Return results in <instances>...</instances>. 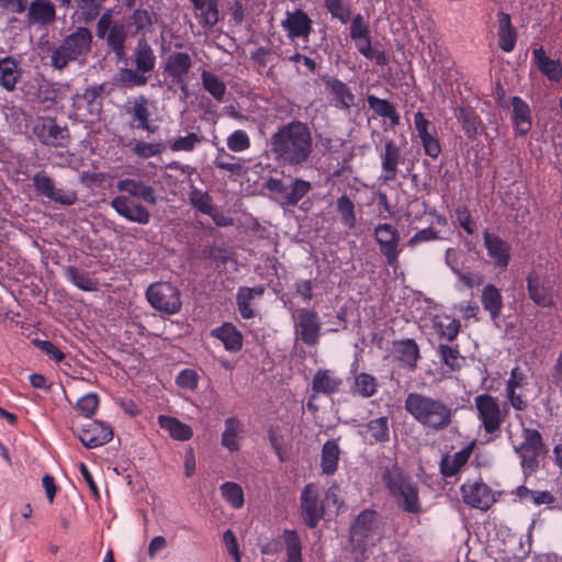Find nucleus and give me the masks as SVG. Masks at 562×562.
Segmentation results:
<instances>
[{
    "label": "nucleus",
    "mask_w": 562,
    "mask_h": 562,
    "mask_svg": "<svg viewBox=\"0 0 562 562\" xmlns=\"http://www.w3.org/2000/svg\"><path fill=\"white\" fill-rule=\"evenodd\" d=\"M270 150L274 160L284 167L306 165L313 154V136L307 124L294 120L280 126L270 137Z\"/></svg>",
    "instance_id": "nucleus-1"
},
{
    "label": "nucleus",
    "mask_w": 562,
    "mask_h": 562,
    "mask_svg": "<svg viewBox=\"0 0 562 562\" xmlns=\"http://www.w3.org/2000/svg\"><path fill=\"white\" fill-rule=\"evenodd\" d=\"M405 409L417 423L435 431L446 429L452 422V409L447 403L422 393H408Z\"/></svg>",
    "instance_id": "nucleus-2"
},
{
    "label": "nucleus",
    "mask_w": 562,
    "mask_h": 562,
    "mask_svg": "<svg viewBox=\"0 0 562 562\" xmlns=\"http://www.w3.org/2000/svg\"><path fill=\"white\" fill-rule=\"evenodd\" d=\"M382 538V528L379 515L374 510H362L349 529V544L356 561H363L367 551Z\"/></svg>",
    "instance_id": "nucleus-3"
},
{
    "label": "nucleus",
    "mask_w": 562,
    "mask_h": 562,
    "mask_svg": "<svg viewBox=\"0 0 562 562\" xmlns=\"http://www.w3.org/2000/svg\"><path fill=\"white\" fill-rule=\"evenodd\" d=\"M92 34L87 27H77L75 32L64 37L58 46L52 49L50 65L63 70L71 61L86 56L91 49Z\"/></svg>",
    "instance_id": "nucleus-4"
},
{
    "label": "nucleus",
    "mask_w": 562,
    "mask_h": 562,
    "mask_svg": "<svg viewBox=\"0 0 562 562\" xmlns=\"http://www.w3.org/2000/svg\"><path fill=\"white\" fill-rule=\"evenodd\" d=\"M514 449L519 453L526 475L533 473L544 453L541 435L536 429L522 428L520 434H510Z\"/></svg>",
    "instance_id": "nucleus-5"
},
{
    "label": "nucleus",
    "mask_w": 562,
    "mask_h": 562,
    "mask_svg": "<svg viewBox=\"0 0 562 562\" xmlns=\"http://www.w3.org/2000/svg\"><path fill=\"white\" fill-rule=\"evenodd\" d=\"M474 406L481 426L487 434L497 431L507 416L506 406L502 407L498 400L490 394L475 396Z\"/></svg>",
    "instance_id": "nucleus-6"
},
{
    "label": "nucleus",
    "mask_w": 562,
    "mask_h": 562,
    "mask_svg": "<svg viewBox=\"0 0 562 562\" xmlns=\"http://www.w3.org/2000/svg\"><path fill=\"white\" fill-rule=\"evenodd\" d=\"M373 237L379 246L380 254L385 258L386 263L396 270L398 268V258L402 251L398 229L389 223L379 224L374 227Z\"/></svg>",
    "instance_id": "nucleus-7"
},
{
    "label": "nucleus",
    "mask_w": 562,
    "mask_h": 562,
    "mask_svg": "<svg viewBox=\"0 0 562 562\" xmlns=\"http://www.w3.org/2000/svg\"><path fill=\"white\" fill-rule=\"evenodd\" d=\"M146 297L155 310L168 315L177 314L181 310L180 292L170 283L150 284L146 291Z\"/></svg>",
    "instance_id": "nucleus-8"
},
{
    "label": "nucleus",
    "mask_w": 562,
    "mask_h": 562,
    "mask_svg": "<svg viewBox=\"0 0 562 562\" xmlns=\"http://www.w3.org/2000/svg\"><path fill=\"white\" fill-rule=\"evenodd\" d=\"M32 181L36 192L53 202L69 206L78 200L75 191L57 188L54 180L44 171L36 172Z\"/></svg>",
    "instance_id": "nucleus-9"
},
{
    "label": "nucleus",
    "mask_w": 562,
    "mask_h": 562,
    "mask_svg": "<svg viewBox=\"0 0 562 562\" xmlns=\"http://www.w3.org/2000/svg\"><path fill=\"white\" fill-rule=\"evenodd\" d=\"M295 335L307 346L318 342L322 324L316 312L301 308L294 316Z\"/></svg>",
    "instance_id": "nucleus-10"
},
{
    "label": "nucleus",
    "mask_w": 562,
    "mask_h": 562,
    "mask_svg": "<svg viewBox=\"0 0 562 562\" xmlns=\"http://www.w3.org/2000/svg\"><path fill=\"white\" fill-rule=\"evenodd\" d=\"M334 496L335 494H324V498L321 499L319 494H302V517L310 528H315L319 520L324 517L327 502H336Z\"/></svg>",
    "instance_id": "nucleus-11"
},
{
    "label": "nucleus",
    "mask_w": 562,
    "mask_h": 562,
    "mask_svg": "<svg viewBox=\"0 0 562 562\" xmlns=\"http://www.w3.org/2000/svg\"><path fill=\"white\" fill-rule=\"evenodd\" d=\"M527 289L529 297L539 306L553 307L555 302L553 297V286L549 279L532 272L527 278Z\"/></svg>",
    "instance_id": "nucleus-12"
},
{
    "label": "nucleus",
    "mask_w": 562,
    "mask_h": 562,
    "mask_svg": "<svg viewBox=\"0 0 562 562\" xmlns=\"http://www.w3.org/2000/svg\"><path fill=\"white\" fill-rule=\"evenodd\" d=\"M111 206L120 216L130 222L146 225L150 221L149 211L142 204L132 201L125 195L115 196L111 201Z\"/></svg>",
    "instance_id": "nucleus-13"
},
{
    "label": "nucleus",
    "mask_w": 562,
    "mask_h": 562,
    "mask_svg": "<svg viewBox=\"0 0 562 562\" xmlns=\"http://www.w3.org/2000/svg\"><path fill=\"white\" fill-rule=\"evenodd\" d=\"M414 123L425 154L431 158H437L441 153V147L436 136V130L434 125L424 116L420 111L415 113Z\"/></svg>",
    "instance_id": "nucleus-14"
},
{
    "label": "nucleus",
    "mask_w": 562,
    "mask_h": 562,
    "mask_svg": "<svg viewBox=\"0 0 562 562\" xmlns=\"http://www.w3.org/2000/svg\"><path fill=\"white\" fill-rule=\"evenodd\" d=\"M113 437L110 425L99 420L87 423L79 432V439L87 448H95L108 443Z\"/></svg>",
    "instance_id": "nucleus-15"
},
{
    "label": "nucleus",
    "mask_w": 562,
    "mask_h": 562,
    "mask_svg": "<svg viewBox=\"0 0 562 562\" xmlns=\"http://www.w3.org/2000/svg\"><path fill=\"white\" fill-rule=\"evenodd\" d=\"M34 134L41 143L48 146H63L68 136L67 130L56 124L53 119H40L34 125Z\"/></svg>",
    "instance_id": "nucleus-16"
},
{
    "label": "nucleus",
    "mask_w": 562,
    "mask_h": 562,
    "mask_svg": "<svg viewBox=\"0 0 562 562\" xmlns=\"http://www.w3.org/2000/svg\"><path fill=\"white\" fill-rule=\"evenodd\" d=\"M483 239L487 255L493 265L501 269L507 268L512 255L509 244L499 236L490 232H484Z\"/></svg>",
    "instance_id": "nucleus-17"
},
{
    "label": "nucleus",
    "mask_w": 562,
    "mask_h": 562,
    "mask_svg": "<svg viewBox=\"0 0 562 562\" xmlns=\"http://www.w3.org/2000/svg\"><path fill=\"white\" fill-rule=\"evenodd\" d=\"M312 23L311 18L303 10L296 9L293 12H286L281 25L286 31L289 37L307 38L312 32Z\"/></svg>",
    "instance_id": "nucleus-18"
},
{
    "label": "nucleus",
    "mask_w": 562,
    "mask_h": 562,
    "mask_svg": "<svg viewBox=\"0 0 562 562\" xmlns=\"http://www.w3.org/2000/svg\"><path fill=\"white\" fill-rule=\"evenodd\" d=\"M116 189L120 192H124L132 198L140 199L149 204H156L158 202V195L156 190L143 181H138L132 178H125L116 183Z\"/></svg>",
    "instance_id": "nucleus-19"
},
{
    "label": "nucleus",
    "mask_w": 562,
    "mask_h": 562,
    "mask_svg": "<svg viewBox=\"0 0 562 562\" xmlns=\"http://www.w3.org/2000/svg\"><path fill=\"white\" fill-rule=\"evenodd\" d=\"M341 385V378L329 369H319L316 371L312 381L313 391L325 395L337 393Z\"/></svg>",
    "instance_id": "nucleus-20"
},
{
    "label": "nucleus",
    "mask_w": 562,
    "mask_h": 562,
    "mask_svg": "<svg viewBox=\"0 0 562 562\" xmlns=\"http://www.w3.org/2000/svg\"><path fill=\"white\" fill-rule=\"evenodd\" d=\"M192 67V59L189 54L178 52L170 54L165 63L164 71L172 78V82L187 79Z\"/></svg>",
    "instance_id": "nucleus-21"
},
{
    "label": "nucleus",
    "mask_w": 562,
    "mask_h": 562,
    "mask_svg": "<svg viewBox=\"0 0 562 562\" xmlns=\"http://www.w3.org/2000/svg\"><path fill=\"white\" fill-rule=\"evenodd\" d=\"M382 177L385 181L396 178L397 166L402 160L401 148L393 140L385 143L384 153L381 155Z\"/></svg>",
    "instance_id": "nucleus-22"
},
{
    "label": "nucleus",
    "mask_w": 562,
    "mask_h": 562,
    "mask_svg": "<svg viewBox=\"0 0 562 562\" xmlns=\"http://www.w3.org/2000/svg\"><path fill=\"white\" fill-rule=\"evenodd\" d=\"M56 19L55 5L46 0L31 1L27 20L32 24L48 25Z\"/></svg>",
    "instance_id": "nucleus-23"
},
{
    "label": "nucleus",
    "mask_w": 562,
    "mask_h": 562,
    "mask_svg": "<svg viewBox=\"0 0 562 562\" xmlns=\"http://www.w3.org/2000/svg\"><path fill=\"white\" fill-rule=\"evenodd\" d=\"M22 69L20 63L12 57L0 59V85L7 91H13L20 81Z\"/></svg>",
    "instance_id": "nucleus-24"
},
{
    "label": "nucleus",
    "mask_w": 562,
    "mask_h": 562,
    "mask_svg": "<svg viewBox=\"0 0 562 562\" xmlns=\"http://www.w3.org/2000/svg\"><path fill=\"white\" fill-rule=\"evenodd\" d=\"M196 11L195 16L205 27H213L218 21L217 0H190Z\"/></svg>",
    "instance_id": "nucleus-25"
},
{
    "label": "nucleus",
    "mask_w": 562,
    "mask_h": 562,
    "mask_svg": "<svg viewBox=\"0 0 562 562\" xmlns=\"http://www.w3.org/2000/svg\"><path fill=\"white\" fill-rule=\"evenodd\" d=\"M513 105V121L517 132L520 135H526L532 125L530 108L529 105L519 97H514L512 99Z\"/></svg>",
    "instance_id": "nucleus-26"
},
{
    "label": "nucleus",
    "mask_w": 562,
    "mask_h": 562,
    "mask_svg": "<svg viewBox=\"0 0 562 562\" xmlns=\"http://www.w3.org/2000/svg\"><path fill=\"white\" fill-rule=\"evenodd\" d=\"M474 443H470L453 454H447L440 462V470L445 476L454 475L469 460Z\"/></svg>",
    "instance_id": "nucleus-27"
},
{
    "label": "nucleus",
    "mask_w": 562,
    "mask_h": 562,
    "mask_svg": "<svg viewBox=\"0 0 562 562\" xmlns=\"http://www.w3.org/2000/svg\"><path fill=\"white\" fill-rule=\"evenodd\" d=\"M158 424L175 440L186 441L193 436L191 427L176 417L160 415L158 416Z\"/></svg>",
    "instance_id": "nucleus-28"
},
{
    "label": "nucleus",
    "mask_w": 562,
    "mask_h": 562,
    "mask_svg": "<svg viewBox=\"0 0 562 562\" xmlns=\"http://www.w3.org/2000/svg\"><path fill=\"white\" fill-rule=\"evenodd\" d=\"M498 46L502 50L510 53L515 48L517 33L506 13L498 14Z\"/></svg>",
    "instance_id": "nucleus-29"
},
{
    "label": "nucleus",
    "mask_w": 562,
    "mask_h": 562,
    "mask_svg": "<svg viewBox=\"0 0 562 562\" xmlns=\"http://www.w3.org/2000/svg\"><path fill=\"white\" fill-rule=\"evenodd\" d=\"M361 435L369 443L389 440L387 418L379 417L370 420L363 426Z\"/></svg>",
    "instance_id": "nucleus-30"
},
{
    "label": "nucleus",
    "mask_w": 562,
    "mask_h": 562,
    "mask_svg": "<svg viewBox=\"0 0 562 562\" xmlns=\"http://www.w3.org/2000/svg\"><path fill=\"white\" fill-rule=\"evenodd\" d=\"M533 57L539 70L550 80L559 81L562 77V68L558 60L550 59L542 47L535 48Z\"/></svg>",
    "instance_id": "nucleus-31"
},
{
    "label": "nucleus",
    "mask_w": 562,
    "mask_h": 562,
    "mask_svg": "<svg viewBox=\"0 0 562 562\" xmlns=\"http://www.w3.org/2000/svg\"><path fill=\"white\" fill-rule=\"evenodd\" d=\"M263 286L257 285L254 288H240L237 292L236 301L238 311L244 318H251L255 313L251 307V302L263 294Z\"/></svg>",
    "instance_id": "nucleus-32"
},
{
    "label": "nucleus",
    "mask_w": 562,
    "mask_h": 562,
    "mask_svg": "<svg viewBox=\"0 0 562 562\" xmlns=\"http://www.w3.org/2000/svg\"><path fill=\"white\" fill-rule=\"evenodd\" d=\"M212 336L220 339L223 342L224 347L229 351L236 352L241 349V334L232 324L226 323L221 327L214 329L212 331Z\"/></svg>",
    "instance_id": "nucleus-33"
},
{
    "label": "nucleus",
    "mask_w": 562,
    "mask_h": 562,
    "mask_svg": "<svg viewBox=\"0 0 562 562\" xmlns=\"http://www.w3.org/2000/svg\"><path fill=\"white\" fill-rule=\"evenodd\" d=\"M156 56L145 38H139L135 48V65L140 72H150L155 68Z\"/></svg>",
    "instance_id": "nucleus-34"
},
{
    "label": "nucleus",
    "mask_w": 562,
    "mask_h": 562,
    "mask_svg": "<svg viewBox=\"0 0 562 562\" xmlns=\"http://www.w3.org/2000/svg\"><path fill=\"white\" fill-rule=\"evenodd\" d=\"M482 304L494 321L498 318L503 307V299L499 291L493 284H487L483 288Z\"/></svg>",
    "instance_id": "nucleus-35"
},
{
    "label": "nucleus",
    "mask_w": 562,
    "mask_h": 562,
    "mask_svg": "<svg viewBox=\"0 0 562 562\" xmlns=\"http://www.w3.org/2000/svg\"><path fill=\"white\" fill-rule=\"evenodd\" d=\"M367 100L369 106L376 115L389 119L391 124L394 126L400 124V114L391 102L372 94L368 95Z\"/></svg>",
    "instance_id": "nucleus-36"
},
{
    "label": "nucleus",
    "mask_w": 562,
    "mask_h": 562,
    "mask_svg": "<svg viewBox=\"0 0 562 562\" xmlns=\"http://www.w3.org/2000/svg\"><path fill=\"white\" fill-rule=\"evenodd\" d=\"M114 79L123 88L143 87L148 82L146 72H140L137 68H121L115 74Z\"/></svg>",
    "instance_id": "nucleus-37"
},
{
    "label": "nucleus",
    "mask_w": 562,
    "mask_h": 562,
    "mask_svg": "<svg viewBox=\"0 0 562 562\" xmlns=\"http://www.w3.org/2000/svg\"><path fill=\"white\" fill-rule=\"evenodd\" d=\"M127 33L124 22H114L110 32L106 34V43L112 47L119 58L125 55V40Z\"/></svg>",
    "instance_id": "nucleus-38"
},
{
    "label": "nucleus",
    "mask_w": 562,
    "mask_h": 562,
    "mask_svg": "<svg viewBox=\"0 0 562 562\" xmlns=\"http://www.w3.org/2000/svg\"><path fill=\"white\" fill-rule=\"evenodd\" d=\"M241 432L243 425L237 418L231 417L226 419L225 430L222 435V445L229 451L237 450L239 448L238 441Z\"/></svg>",
    "instance_id": "nucleus-39"
},
{
    "label": "nucleus",
    "mask_w": 562,
    "mask_h": 562,
    "mask_svg": "<svg viewBox=\"0 0 562 562\" xmlns=\"http://www.w3.org/2000/svg\"><path fill=\"white\" fill-rule=\"evenodd\" d=\"M203 88L217 101L223 102L226 94V85L215 74L203 70L201 72Z\"/></svg>",
    "instance_id": "nucleus-40"
},
{
    "label": "nucleus",
    "mask_w": 562,
    "mask_h": 562,
    "mask_svg": "<svg viewBox=\"0 0 562 562\" xmlns=\"http://www.w3.org/2000/svg\"><path fill=\"white\" fill-rule=\"evenodd\" d=\"M327 87L330 90V93L334 94L337 105L345 109H349L353 105L355 97L346 83L336 78H330L327 81Z\"/></svg>",
    "instance_id": "nucleus-41"
},
{
    "label": "nucleus",
    "mask_w": 562,
    "mask_h": 562,
    "mask_svg": "<svg viewBox=\"0 0 562 562\" xmlns=\"http://www.w3.org/2000/svg\"><path fill=\"white\" fill-rule=\"evenodd\" d=\"M383 482L391 492H413L402 470L396 465L385 469Z\"/></svg>",
    "instance_id": "nucleus-42"
},
{
    "label": "nucleus",
    "mask_w": 562,
    "mask_h": 562,
    "mask_svg": "<svg viewBox=\"0 0 562 562\" xmlns=\"http://www.w3.org/2000/svg\"><path fill=\"white\" fill-rule=\"evenodd\" d=\"M340 450L338 443L334 440H328L324 443L322 450V470L325 474H333L338 464Z\"/></svg>",
    "instance_id": "nucleus-43"
},
{
    "label": "nucleus",
    "mask_w": 562,
    "mask_h": 562,
    "mask_svg": "<svg viewBox=\"0 0 562 562\" xmlns=\"http://www.w3.org/2000/svg\"><path fill=\"white\" fill-rule=\"evenodd\" d=\"M131 113L134 120L137 121L138 128L154 133L155 130L149 123L148 101L144 95H138L134 100Z\"/></svg>",
    "instance_id": "nucleus-44"
},
{
    "label": "nucleus",
    "mask_w": 562,
    "mask_h": 562,
    "mask_svg": "<svg viewBox=\"0 0 562 562\" xmlns=\"http://www.w3.org/2000/svg\"><path fill=\"white\" fill-rule=\"evenodd\" d=\"M66 278L82 291H95L98 282L90 278L86 271H81L74 266L65 268Z\"/></svg>",
    "instance_id": "nucleus-45"
},
{
    "label": "nucleus",
    "mask_w": 562,
    "mask_h": 562,
    "mask_svg": "<svg viewBox=\"0 0 562 562\" xmlns=\"http://www.w3.org/2000/svg\"><path fill=\"white\" fill-rule=\"evenodd\" d=\"M312 189L311 182L295 178L288 186V193L285 196V205H296Z\"/></svg>",
    "instance_id": "nucleus-46"
},
{
    "label": "nucleus",
    "mask_w": 562,
    "mask_h": 562,
    "mask_svg": "<svg viewBox=\"0 0 562 562\" xmlns=\"http://www.w3.org/2000/svg\"><path fill=\"white\" fill-rule=\"evenodd\" d=\"M161 142L148 143L144 140H135L132 143V153L142 159H148L159 156L165 150Z\"/></svg>",
    "instance_id": "nucleus-47"
},
{
    "label": "nucleus",
    "mask_w": 562,
    "mask_h": 562,
    "mask_svg": "<svg viewBox=\"0 0 562 562\" xmlns=\"http://www.w3.org/2000/svg\"><path fill=\"white\" fill-rule=\"evenodd\" d=\"M337 211L340 214L341 223L349 229H355L357 226L355 204L347 195H341L337 200Z\"/></svg>",
    "instance_id": "nucleus-48"
},
{
    "label": "nucleus",
    "mask_w": 562,
    "mask_h": 562,
    "mask_svg": "<svg viewBox=\"0 0 562 562\" xmlns=\"http://www.w3.org/2000/svg\"><path fill=\"white\" fill-rule=\"evenodd\" d=\"M378 389L376 380L373 375L368 373H360L355 378L352 392L362 397L372 396Z\"/></svg>",
    "instance_id": "nucleus-49"
},
{
    "label": "nucleus",
    "mask_w": 562,
    "mask_h": 562,
    "mask_svg": "<svg viewBox=\"0 0 562 562\" xmlns=\"http://www.w3.org/2000/svg\"><path fill=\"white\" fill-rule=\"evenodd\" d=\"M324 5L333 19L347 23L350 20L351 11L347 0H323Z\"/></svg>",
    "instance_id": "nucleus-50"
},
{
    "label": "nucleus",
    "mask_w": 562,
    "mask_h": 562,
    "mask_svg": "<svg viewBox=\"0 0 562 562\" xmlns=\"http://www.w3.org/2000/svg\"><path fill=\"white\" fill-rule=\"evenodd\" d=\"M203 140L204 137L201 134L191 132L184 136H179L171 142L170 149L172 151H192Z\"/></svg>",
    "instance_id": "nucleus-51"
},
{
    "label": "nucleus",
    "mask_w": 562,
    "mask_h": 562,
    "mask_svg": "<svg viewBox=\"0 0 562 562\" xmlns=\"http://www.w3.org/2000/svg\"><path fill=\"white\" fill-rule=\"evenodd\" d=\"M284 541L286 544L288 562H302V544L296 531L285 530Z\"/></svg>",
    "instance_id": "nucleus-52"
},
{
    "label": "nucleus",
    "mask_w": 562,
    "mask_h": 562,
    "mask_svg": "<svg viewBox=\"0 0 562 562\" xmlns=\"http://www.w3.org/2000/svg\"><path fill=\"white\" fill-rule=\"evenodd\" d=\"M439 355L441 361L452 371L459 370L464 362V358L460 355L459 350L448 345L439 346Z\"/></svg>",
    "instance_id": "nucleus-53"
},
{
    "label": "nucleus",
    "mask_w": 562,
    "mask_h": 562,
    "mask_svg": "<svg viewBox=\"0 0 562 562\" xmlns=\"http://www.w3.org/2000/svg\"><path fill=\"white\" fill-rule=\"evenodd\" d=\"M462 497L465 505L483 512L497 502L495 494H463Z\"/></svg>",
    "instance_id": "nucleus-54"
},
{
    "label": "nucleus",
    "mask_w": 562,
    "mask_h": 562,
    "mask_svg": "<svg viewBox=\"0 0 562 562\" xmlns=\"http://www.w3.org/2000/svg\"><path fill=\"white\" fill-rule=\"evenodd\" d=\"M250 138L243 130L233 132L226 139L227 148L234 153H241L250 147Z\"/></svg>",
    "instance_id": "nucleus-55"
},
{
    "label": "nucleus",
    "mask_w": 562,
    "mask_h": 562,
    "mask_svg": "<svg viewBox=\"0 0 562 562\" xmlns=\"http://www.w3.org/2000/svg\"><path fill=\"white\" fill-rule=\"evenodd\" d=\"M99 403L100 398L98 394L88 393L77 401L76 408L80 412L82 416L89 418L97 412Z\"/></svg>",
    "instance_id": "nucleus-56"
},
{
    "label": "nucleus",
    "mask_w": 562,
    "mask_h": 562,
    "mask_svg": "<svg viewBox=\"0 0 562 562\" xmlns=\"http://www.w3.org/2000/svg\"><path fill=\"white\" fill-rule=\"evenodd\" d=\"M353 41H355L357 49L364 57H367L369 59H375L378 64H384V61H385L384 54L383 53H376V52H374L372 49L371 41H370L369 35L364 36V37H361V38L353 40Z\"/></svg>",
    "instance_id": "nucleus-57"
},
{
    "label": "nucleus",
    "mask_w": 562,
    "mask_h": 562,
    "mask_svg": "<svg viewBox=\"0 0 562 562\" xmlns=\"http://www.w3.org/2000/svg\"><path fill=\"white\" fill-rule=\"evenodd\" d=\"M100 0H75L77 9L80 11L85 21H91L99 14Z\"/></svg>",
    "instance_id": "nucleus-58"
},
{
    "label": "nucleus",
    "mask_w": 562,
    "mask_h": 562,
    "mask_svg": "<svg viewBox=\"0 0 562 562\" xmlns=\"http://www.w3.org/2000/svg\"><path fill=\"white\" fill-rule=\"evenodd\" d=\"M459 120L462 122L465 135L469 138H474L477 135V117L474 113L461 108Z\"/></svg>",
    "instance_id": "nucleus-59"
},
{
    "label": "nucleus",
    "mask_w": 562,
    "mask_h": 562,
    "mask_svg": "<svg viewBox=\"0 0 562 562\" xmlns=\"http://www.w3.org/2000/svg\"><path fill=\"white\" fill-rule=\"evenodd\" d=\"M189 199H190V202L196 209H199L202 213H204V214H211L212 213L213 206H212L211 199L207 195V193L202 192V191H200L198 189H193L190 192Z\"/></svg>",
    "instance_id": "nucleus-60"
},
{
    "label": "nucleus",
    "mask_w": 562,
    "mask_h": 562,
    "mask_svg": "<svg viewBox=\"0 0 562 562\" xmlns=\"http://www.w3.org/2000/svg\"><path fill=\"white\" fill-rule=\"evenodd\" d=\"M232 160H234V157L226 154L224 149H221L215 158L214 164L220 169L229 171L232 173H240L243 168L241 165Z\"/></svg>",
    "instance_id": "nucleus-61"
},
{
    "label": "nucleus",
    "mask_w": 562,
    "mask_h": 562,
    "mask_svg": "<svg viewBox=\"0 0 562 562\" xmlns=\"http://www.w3.org/2000/svg\"><path fill=\"white\" fill-rule=\"evenodd\" d=\"M151 14L147 10H135L130 18V24L135 26V32L151 25Z\"/></svg>",
    "instance_id": "nucleus-62"
},
{
    "label": "nucleus",
    "mask_w": 562,
    "mask_h": 562,
    "mask_svg": "<svg viewBox=\"0 0 562 562\" xmlns=\"http://www.w3.org/2000/svg\"><path fill=\"white\" fill-rule=\"evenodd\" d=\"M397 496L396 503L405 512L417 513L419 512L418 494H395Z\"/></svg>",
    "instance_id": "nucleus-63"
},
{
    "label": "nucleus",
    "mask_w": 562,
    "mask_h": 562,
    "mask_svg": "<svg viewBox=\"0 0 562 562\" xmlns=\"http://www.w3.org/2000/svg\"><path fill=\"white\" fill-rule=\"evenodd\" d=\"M401 355L403 361L413 368L418 359V346L415 341L407 340L402 344Z\"/></svg>",
    "instance_id": "nucleus-64"
}]
</instances>
